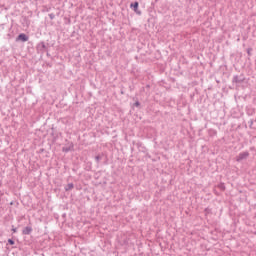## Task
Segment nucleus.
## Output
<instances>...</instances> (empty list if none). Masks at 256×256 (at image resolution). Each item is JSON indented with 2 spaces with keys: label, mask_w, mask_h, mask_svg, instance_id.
Returning a JSON list of instances; mask_svg holds the SVG:
<instances>
[{
  "label": "nucleus",
  "mask_w": 256,
  "mask_h": 256,
  "mask_svg": "<svg viewBox=\"0 0 256 256\" xmlns=\"http://www.w3.org/2000/svg\"><path fill=\"white\" fill-rule=\"evenodd\" d=\"M131 9H134V11L137 13V9H139V2H134L130 5Z\"/></svg>",
  "instance_id": "423d86ee"
},
{
  "label": "nucleus",
  "mask_w": 256,
  "mask_h": 256,
  "mask_svg": "<svg viewBox=\"0 0 256 256\" xmlns=\"http://www.w3.org/2000/svg\"><path fill=\"white\" fill-rule=\"evenodd\" d=\"M49 17H50V19L53 21V19H55V15L53 14V13H50L49 14Z\"/></svg>",
  "instance_id": "4468645a"
},
{
  "label": "nucleus",
  "mask_w": 256,
  "mask_h": 256,
  "mask_svg": "<svg viewBox=\"0 0 256 256\" xmlns=\"http://www.w3.org/2000/svg\"><path fill=\"white\" fill-rule=\"evenodd\" d=\"M33 232V228L30 226H26L23 231L22 234L23 235H31V233Z\"/></svg>",
  "instance_id": "39448f33"
},
{
  "label": "nucleus",
  "mask_w": 256,
  "mask_h": 256,
  "mask_svg": "<svg viewBox=\"0 0 256 256\" xmlns=\"http://www.w3.org/2000/svg\"><path fill=\"white\" fill-rule=\"evenodd\" d=\"M75 187L73 183H69L66 186H64L65 191H71Z\"/></svg>",
  "instance_id": "0eeeda50"
},
{
  "label": "nucleus",
  "mask_w": 256,
  "mask_h": 256,
  "mask_svg": "<svg viewBox=\"0 0 256 256\" xmlns=\"http://www.w3.org/2000/svg\"><path fill=\"white\" fill-rule=\"evenodd\" d=\"M16 40L22 41V43H27V41H29V36H27L25 33H21L17 36Z\"/></svg>",
  "instance_id": "7ed1b4c3"
},
{
  "label": "nucleus",
  "mask_w": 256,
  "mask_h": 256,
  "mask_svg": "<svg viewBox=\"0 0 256 256\" xmlns=\"http://www.w3.org/2000/svg\"><path fill=\"white\" fill-rule=\"evenodd\" d=\"M101 159H103V156H101V155L95 156V161H96L97 163H99V162L101 161Z\"/></svg>",
  "instance_id": "1a4fd4ad"
},
{
  "label": "nucleus",
  "mask_w": 256,
  "mask_h": 256,
  "mask_svg": "<svg viewBox=\"0 0 256 256\" xmlns=\"http://www.w3.org/2000/svg\"><path fill=\"white\" fill-rule=\"evenodd\" d=\"M251 51H253V48H248L247 49V54L249 55V57H251Z\"/></svg>",
  "instance_id": "9b49d317"
},
{
  "label": "nucleus",
  "mask_w": 256,
  "mask_h": 256,
  "mask_svg": "<svg viewBox=\"0 0 256 256\" xmlns=\"http://www.w3.org/2000/svg\"><path fill=\"white\" fill-rule=\"evenodd\" d=\"M245 76L243 74L241 75H235L232 79V83H235V85H241V83H244Z\"/></svg>",
  "instance_id": "f257e3e1"
},
{
  "label": "nucleus",
  "mask_w": 256,
  "mask_h": 256,
  "mask_svg": "<svg viewBox=\"0 0 256 256\" xmlns=\"http://www.w3.org/2000/svg\"><path fill=\"white\" fill-rule=\"evenodd\" d=\"M218 188L220 189V191H225V184L224 183L219 184Z\"/></svg>",
  "instance_id": "9d476101"
},
{
  "label": "nucleus",
  "mask_w": 256,
  "mask_h": 256,
  "mask_svg": "<svg viewBox=\"0 0 256 256\" xmlns=\"http://www.w3.org/2000/svg\"><path fill=\"white\" fill-rule=\"evenodd\" d=\"M37 49L38 51H41V53H45V51H47V45H45V43L42 41L38 43Z\"/></svg>",
  "instance_id": "20e7f679"
},
{
  "label": "nucleus",
  "mask_w": 256,
  "mask_h": 256,
  "mask_svg": "<svg viewBox=\"0 0 256 256\" xmlns=\"http://www.w3.org/2000/svg\"><path fill=\"white\" fill-rule=\"evenodd\" d=\"M205 213H206V214H207V213H211V209L206 208V209H205Z\"/></svg>",
  "instance_id": "2eb2a0df"
},
{
  "label": "nucleus",
  "mask_w": 256,
  "mask_h": 256,
  "mask_svg": "<svg viewBox=\"0 0 256 256\" xmlns=\"http://www.w3.org/2000/svg\"><path fill=\"white\" fill-rule=\"evenodd\" d=\"M62 151L63 153H69V151H71V147H63Z\"/></svg>",
  "instance_id": "6e6552de"
},
{
  "label": "nucleus",
  "mask_w": 256,
  "mask_h": 256,
  "mask_svg": "<svg viewBox=\"0 0 256 256\" xmlns=\"http://www.w3.org/2000/svg\"><path fill=\"white\" fill-rule=\"evenodd\" d=\"M8 243H9V245H15V241H13V239H9Z\"/></svg>",
  "instance_id": "ddd939ff"
},
{
  "label": "nucleus",
  "mask_w": 256,
  "mask_h": 256,
  "mask_svg": "<svg viewBox=\"0 0 256 256\" xmlns=\"http://www.w3.org/2000/svg\"><path fill=\"white\" fill-rule=\"evenodd\" d=\"M247 157H249V152L246 151V152H241L237 157H236V161L238 163H241V161L247 159Z\"/></svg>",
  "instance_id": "f03ea898"
},
{
  "label": "nucleus",
  "mask_w": 256,
  "mask_h": 256,
  "mask_svg": "<svg viewBox=\"0 0 256 256\" xmlns=\"http://www.w3.org/2000/svg\"><path fill=\"white\" fill-rule=\"evenodd\" d=\"M134 107H141V103H140L139 101H136V102L134 103Z\"/></svg>",
  "instance_id": "f8f14e48"
},
{
  "label": "nucleus",
  "mask_w": 256,
  "mask_h": 256,
  "mask_svg": "<svg viewBox=\"0 0 256 256\" xmlns=\"http://www.w3.org/2000/svg\"><path fill=\"white\" fill-rule=\"evenodd\" d=\"M13 233H17V228H12Z\"/></svg>",
  "instance_id": "dca6fc26"
}]
</instances>
